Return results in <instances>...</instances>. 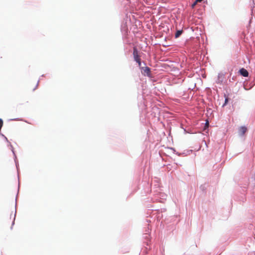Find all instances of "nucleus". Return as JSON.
I'll list each match as a JSON object with an SVG mask.
<instances>
[{"instance_id": "obj_9", "label": "nucleus", "mask_w": 255, "mask_h": 255, "mask_svg": "<svg viewBox=\"0 0 255 255\" xmlns=\"http://www.w3.org/2000/svg\"><path fill=\"white\" fill-rule=\"evenodd\" d=\"M197 2L195 1L192 4V7L193 8L194 6L197 4Z\"/></svg>"}, {"instance_id": "obj_2", "label": "nucleus", "mask_w": 255, "mask_h": 255, "mask_svg": "<svg viewBox=\"0 0 255 255\" xmlns=\"http://www.w3.org/2000/svg\"><path fill=\"white\" fill-rule=\"evenodd\" d=\"M133 55L134 60H137L138 61V59H139L140 57L138 55V50L136 49V48L135 47L133 48Z\"/></svg>"}, {"instance_id": "obj_4", "label": "nucleus", "mask_w": 255, "mask_h": 255, "mask_svg": "<svg viewBox=\"0 0 255 255\" xmlns=\"http://www.w3.org/2000/svg\"><path fill=\"white\" fill-rule=\"evenodd\" d=\"M143 72L144 75H146L147 76H149L150 74V69L149 67H146L144 68L143 70Z\"/></svg>"}, {"instance_id": "obj_5", "label": "nucleus", "mask_w": 255, "mask_h": 255, "mask_svg": "<svg viewBox=\"0 0 255 255\" xmlns=\"http://www.w3.org/2000/svg\"><path fill=\"white\" fill-rule=\"evenodd\" d=\"M224 97H225V103L223 105V106H225V105H226L229 101V95H227V94H224Z\"/></svg>"}, {"instance_id": "obj_3", "label": "nucleus", "mask_w": 255, "mask_h": 255, "mask_svg": "<svg viewBox=\"0 0 255 255\" xmlns=\"http://www.w3.org/2000/svg\"><path fill=\"white\" fill-rule=\"evenodd\" d=\"M240 73L244 77H248L249 73L247 70L244 68H242L239 71Z\"/></svg>"}, {"instance_id": "obj_6", "label": "nucleus", "mask_w": 255, "mask_h": 255, "mask_svg": "<svg viewBox=\"0 0 255 255\" xmlns=\"http://www.w3.org/2000/svg\"><path fill=\"white\" fill-rule=\"evenodd\" d=\"M183 31L182 30H177L175 33V36L176 38H178L182 34Z\"/></svg>"}, {"instance_id": "obj_8", "label": "nucleus", "mask_w": 255, "mask_h": 255, "mask_svg": "<svg viewBox=\"0 0 255 255\" xmlns=\"http://www.w3.org/2000/svg\"><path fill=\"white\" fill-rule=\"evenodd\" d=\"M138 64L139 66H140L141 65V62H140V59H138V61L137 60H135Z\"/></svg>"}, {"instance_id": "obj_7", "label": "nucleus", "mask_w": 255, "mask_h": 255, "mask_svg": "<svg viewBox=\"0 0 255 255\" xmlns=\"http://www.w3.org/2000/svg\"><path fill=\"white\" fill-rule=\"evenodd\" d=\"M209 125V122H208V121L207 120L206 122V124H205V125L204 129H205L206 128H208Z\"/></svg>"}, {"instance_id": "obj_10", "label": "nucleus", "mask_w": 255, "mask_h": 255, "mask_svg": "<svg viewBox=\"0 0 255 255\" xmlns=\"http://www.w3.org/2000/svg\"><path fill=\"white\" fill-rule=\"evenodd\" d=\"M202 0H196L195 1H196V2L198 3L201 2Z\"/></svg>"}, {"instance_id": "obj_1", "label": "nucleus", "mask_w": 255, "mask_h": 255, "mask_svg": "<svg viewBox=\"0 0 255 255\" xmlns=\"http://www.w3.org/2000/svg\"><path fill=\"white\" fill-rule=\"evenodd\" d=\"M247 131V128L246 127H241L239 128V133L240 135H243Z\"/></svg>"}]
</instances>
